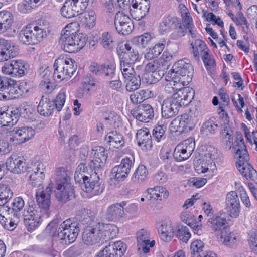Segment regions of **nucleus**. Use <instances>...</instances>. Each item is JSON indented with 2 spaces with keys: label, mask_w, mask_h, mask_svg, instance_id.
<instances>
[{
  "label": "nucleus",
  "mask_w": 257,
  "mask_h": 257,
  "mask_svg": "<svg viewBox=\"0 0 257 257\" xmlns=\"http://www.w3.org/2000/svg\"><path fill=\"white\" fill-rule=\"evenodd\" d=\"M117 32L122 35L130 34L134 29L133 21L115 25Z\"/></svg>",
  "instance_id": "13d9d810"
},
{
  "label": "nucleus",
  "mask_w": 257,
  "mask_h": 257,
  "mask_svg": "<svg viewBox=\"0 0 257 257\" xmlns=\"http://www.w3.org/2000/svg\"><path fill=\"white\" fill-rule=\"evenodd\" d=\"M165 80L167 81V83L165 85L164 90L168 94L179 92L181 88L185 86L178 78L174 77L168 79L166 75Z\"/></svg>",
  "instance_id": "58836bf2"
},
{
  "label": "nucleus",
  "mask_w": 257,
  "mask_h": 257,
  "mask_svg": "<svg viewBox=\"0 0 257 257\" xmlns=\"http://www.w3.org/2000/svg\"><path fill=\"white\" fill-rule=\"evenodd\" d=\"M193 74L192 65L186 59H181L176 62L172 68L166 74L169 79L174 77L178 78L184 85H187L191 81Z\"/></svg>",
  "instance_id": "39448f33"
},
{
  "label": "nucleus",
  "mask_w": 257,
  "mask_h": 257,
  "mask_svg": "<svg viewBox=\"0 0 257 257\" xmlns=\"http://www.w3.org/2000/svg\"><path fill=\"white\" fill-rule=\"evenodd\" d=\"M147 193L150 195V199L162 200L168 198L169 192L166 188L162 186H156L150 188L147 190Z\"/></svg>",
  "instance_id": "79ce46f5"
},
{
  "label": "nucleus",
  "mask_w": 257,
  "mask_h": 257,
  "mask_svg": "<svg viewBox=\"0 0 257 257\" xmlns=\"http://www.w3.org/2000/svg\"><path fill=\"white\" fill-rule=\"evenodd\" d=\"M12 132L15 135V137H16L21 142H25L30 140L33 137L35 134L33 128L28 126H23L19 128L14 127Z\"/></svg>",
  "instance_id": "72a5a7b5"
},
{
  "label": "nucleus",
  "mask_w": 257,
  "mask_h": 257,
  "mask_svg": "<svg viewBox=\"0 0 257 257\" xmlns=\"http://www.w3.org/2000/svg\"><path fill=\"white\" fill-rule=\"evenodd\" d=\"M68 2H70L71 3V6L74 10V12L76 14L77 16L82 13V12L84 11L88 4L86 2H82L81 1L78 0H67Z\"/></svg>",
  "instance_id": "0e129e2a"
},
{
  "label": "nucleus",
  "mask_w": 257,
  "mask_h": 257,
  "mask_svg": "<svg viewBox=\"0 0 257 257\" xmlns=\"http://www.w3.org/2000/svg\"><path fill=\"white\" fill-rule=\"evenodd\" d=\"M220 238L223 244L229 247L236 246L239 242L238 234L235 232H230L228 228L222 231Z\"/></svg>",
  "instance_id": "c756f323"
},
{
  "label": "nucleus",
  "mask_w": 257,
  "mask_h": 257,
  "mask_svg": "<svg viewBox=\"0 0 257 257\" xmlns=\"http://www.w3.org/2000/svg\"><path fill=\"white\" fill-rule=\"evenodd\" d=\"M25 202L23 199L21 197H16L13 200L12 202V208H10L8 206H5L2 207L0 211L4 212H10L12 214H16L20 219V214L19 212L21 211L24 208Z\"/></svg>",
  "instance_id": "a19ab883"
},
{
  "label": "nucleus",
  "mask_w": 257,
  "mask_h": 257,
  "mask_svg": "<svg viewBox=\"0 0 257 257\" xmlns=\"http://www.w3.org/2000/svg\"><path fill=\"white\" fill-rule=\"evenodd\" d=\"M96 18L94 12L85 13L81 18V22L85 28L90 29L95 25Z\"/></svg>",
  "instance_id": "603ef678"
},
{
  "label": "nucleus",
  "mask_w": 257,
  "mask_h": 257,
  "mask_svg": "<svg viewBox=\"0 0 257 257\" xmlns=\"http://www.w3.org/2000/svg\"><path fill=\"white\" fill-rule=\"evenodd\" d=\"M206 223L212 229V230L217 235L221 234L222 231L227 229L226 219L220 215H213L208 219Z\"/></svg>",
  "instance_id": "a878e982"
},
{
  "label": "nucleus",
  "mask_w": 257,
  "mask_h": 257,
  "mask_svg": "<svg viewBox=\"0 0 257 257\" xmlns=\"http://www.w3.org/2000/svg\"><path fill=\"white\" fill-rule=\"evenodd\" d=\"M120 70L125 79L136 75L132 65L125 63V62H120Z\"/></svg>",
  "instance_id": "680f3d73"
},
{
  "label": "nucleus",
  "mask_w": 257,
  "mask_h": 257,
  "mask_svg": "<svg viewBox=\"0 0 257 257\" xmlns=\"http://www.w3.org/2000/svg\"><path fill=\"white\" fill-rule=\"evenodd\" d=\"M91 160L89 166L95 171L101 170L104 166L107 158L105 149L101 146H96L92 149L91 153Z\"/></svg>",
  "instance_id": "2eb2a0df"
},
{
  "label": "nucleus",
  "mask_w": 257,
  "mask_h": 257,
  "mask_svg": "<svg viewBox=\"0 0 257 257\" xmlns=\"http://www.w3.org/2000/svg\"><path fill=\"white\" fill-rule=\"evenodd\" d=\"M105 141L110 148H119L125 144L124 138L122 134L117 131L109 132L105 136Z\"/></svg>",
  "instance_id": "c85d7f7f"
},
{
  "label": "nucleus",
  "mask_w": 257,
  "mask_h": 257,
  "mask_svg": "<svg viewBox=\"0 0 257 257\" xmlns=\"http://www.w3.org/2000/svg\"><path fill=\"white\" fill-rule=\"evenodd\" d=\"M134 162L133 157H126L122 159L120 164L115 166L112 170L114 178L118 181L124 180L128 176Z\"/></svg>",
  "instance_id": "ddd939ff"
},
{
  "label": "nucleus",
  "mask_w": 257,
  "mask_h": 257,
  "mask_svg": "<svg viewBox=\"0 0 257 257\" xmlns=\"http://www.w3.org/2000/svg\"><path fill=\"white\" fill-rule=\"evenodd\" d=\"M13 16L9 11L0 12V33H3L11 28Z\"/></svg>",
  "instance_id": "4c0bfd02"
},
{
  "label": "nucleus",
  "mask_w": 257,
  "mask_h": 257,
  "mask_svg": "<svg viewBox=\"0 0 257 257\" xmlns=\"http://www.w3.org/2000/svg\"><path fill=\"white\" fill-rule=\"evenodd\" d=\"M131 14L135 19L140 20L144 18L149 12L150 3L149 0H133Z\"/></svg>",
  "instance_id": "4be33fe9"
},
{
  "label": "nucleus",
  "mask_w": 257,
  "mask_h": 257,
  "mask_svg": "<svg viewBox=\"0 0 257 257\" xmlns=\"http://www.w3.org/2000/svg\"><path fill=\"white\" fill-rule=\"evenodd\" d=\"M219 121L215 118H211L204 122L201 128L202 134L207 136L215 134L218 132L220 126Z\"/></svg>",
  "instance_id": "f704fd0d"
},
{
  "label": "nucleus",
  "mask_w": 257,
  "mask_h": 257,
  "mask_svg": "<svg viewBox=\"0 0 257 257\" xmlns=\"http://www.w3.org/2000/svg\"><path fill=\"white\" fill-rule=\"evenodd\" d=\"M87 38L85 34L72 33L66 31L62 34L59 40L61 47L65 52L74 53L83 48L86 44Z\"/></svg>",
  "instance_id": "7ed1b4c3"
},
{
  "label": "nucleus",
  "mask_w": 257,
  "mask_h": 257,
  "mask_svg": "<svg viewBox=\"0 0 257 257\" xmlns=\"http://www.w3.org/2000/svg\"><path fill=\"white\" fill-rule=\"evenodd\" d=\"M115 64L110 61L100 64L92 62L89 66L90 71L99 78L109 80L115 76Z\"/></svg>",
  "instance_id": "1a4fd4ad"
},
{
  "label": "nucleus",
  "mask_w": 257,
  "mask_h": 257,
  "mask_svg": "<svg viewBox=\"0 0 257 257\" xmlns=\"http://www.w3.org/2000/svg\"><path fill=\"white\" fill-rule=\"evenodd\" d=\"M249 160L240 159L236 163L238 170L242 176L247 179H250L252 181H257V171L248 163Z\"/></svg>",
  "instance_id": "b1692460"
},
{
  "label": "nucleus",
  "mask_w": 257,
  "mask_h": 257,
  "mask_svg": "<svg viewBox=\"0 0 257 257\" xmlns=\"http://www.w3.org/2000/svg\"><path fill=\"white\" fill-rule=\"evenodd\" d=\"M234 153L238 160H249V156L242 135H238L233 146Z\"/></svg>",
  "instance_id": "cd10ccee"
},
{
  "label": "nucleus",
  "mask_w": 257,
  "mask_h": 257,
  "mask_svg": "<svg viewBox=\"0 0 257 257\" xmlns=\"http://www.w3.org/2000/svg\"><path fill=\"white\" fill-rule=\"evenodd\" d=\"M54 109V102L49 98L42 96L37 107L38 112L41 115L49 116Z\"/></svg>",
  "instance_id": "7c9ffc66"
},
{
  "label": "nucleus",
  "mask_w": 257,
  "mask_h": 257,
  "mask_svg": "<svg viewBox=\"0 0 257 257\" xmlns=\"http://www.w3.org/2000/svg\"><path fill=\"white\" fill-rule=\"evenodd\" d=\"M44 165L42 163H38L36 167L33 170V173L30 176V179L33 186H40L44 178Z\"/></svg>",
  "instance_id": "ea45409f"
},
{
  "label": "nucleus",
  "mask_w": 257,
  "mask_h": 257,
  "mask_svg": "<svg viewBox=\"0 0 257 257\" xmlns=\"http://www.w3.org/2000/svg\"><path fill=\"white\" fill-rule=\"evenodd\" d=\"M74 179L76 182L82 184L83 190L90 193L91 196L99 195L104 190L103 185L96 172L92 171L91 173L75 172Z\"/></svg>",
  "instance_id": "f03ea898"
},
{
  "label": "nucleus",
  "mask_w": 257,
  "mask_h": 257,
  "mask_svg": "<svg viewBox=\"0 0 257 257\" xmlns=\"http://www.w3.org/2000/svg\"><path fill=\"white\" fill-rule=\"evenodd\" d=\"M9 219V224H7L8 222V218H5L3 215L0 214V223L6 229L9 230H13L19 222V217L16 214H12L10 212H8Z\"/></svg>",
  "instance_id": "c03bdc74"
},
{
  "label": "nucleus",
  "mask_w": 257,
  "mask_h": 257,
  "mask_svg": "<svg viewBox=\"0 0 257 257\" xmlns=\"http://www.w3.org/2000/svg\"><path fill=\"white\" fill-rule=\"evenodd\" d=\"M180 24V20L176 17L165 15L159 24V31L163 34L175 30Z\"/></svg>",
  "instance_id": "393cba45"
},
{
  "label": "nucleus",
  "mask_w": 257,
  "mask_h": 257,
  "mask_svg": "<svg viewBox=\"0 0 257 257\" xmlns=\"http://www.w3.org/2000/svg\"><path fill=\"white\" fill-rule=\"evenodd\" d=\"M136 140L138 145L144 150H150L152 147L151 135L147 128L138 130Z\"/></svg>",
  "instance_id": "bb28decb"
},
{
  "label": "nucleus",
  "mask_w": 257,
  "mask_h": 257,
  "mask_svg": "<svg viewBox=\"0 0 257 257\" xmlns=\"http://www.w3.org/2000/svg\"><path fill=\"white\" fill-rule=\"evenodd\" d=\"M138 251L141 254L149 252L150 248L155 245V241H150L149 234L144 229L139 231L137 234Z\"/></svg>",
  "instance_id": "5701e85b"
},
{
  "label": "nucleus",
  "mask_w": 257,
  "mask_h": 257,
  "mask_svg": "<svg viewBox=\"0 0 257 257\" xmlns=\"http://www.w3.org/2000/svg\"><path fill=\"white\" fill-rule=\"evenodd\" d=\"M174 94L177 95V99L180 102L181 106L187 105L190 103L193 99L194 91L189 87H183L179 92H176Z\"/></svg>",
  "instance_id": "e433bc0d"
},
{
  "label": "nucleus",
  "mask_w": 257,
  "mask_h": 257,
  "mask_svg": "<svg viewBox=\"0 0 257 257\" xmlns=\"http://www.w3.org/2000/svg\"><path fill=\"white\" fill-rule=\"evenodd\" d=\"M153 96L154 93L149 89H141L132 94L130 95V100L134 104L141 103Z\"/></svg>",
  "instance_id": "37998d69"
},
{
  "label": "nucleus",
  "mask_w": 257,
  "mask_h": 257,
  "mask_svg": "<svg viewBox=\"0 0 257 257\" xmlns=\"http://www.w3.org/2000/svg\"><path fill=\"white\" fill-rule=\"evenodd\" d=\"M55 188V197L59 201L66 202L73 195V189L70 183V178L65 171L56 172Z\"/></svg>",
  "instance_id": "20e7f679"
},
{
  "label": "nucleus",
  "mask_w": 257,
  "mask_h": 257,
  "mask_svg": "<svg viewBox=\"0 0 257 257\" xmlns=\"http://www.w3.org/2000/svg\"><path fill=\"white\" fill-rule=\"evenodd\" d=\"M100 223L93 226H88L85 229L82 234L83 242L88 245L102 243Z\"/></svg>",
  "instance_id": "f3484780"
},
{
  "label": "nucleus",
  "mask_w": 257,
  "mask_h": 257,
  "mask_svg": "<svg viewBox=\"0 0 257 257\" xmlns=\"http://www.w3.org/2000/svg\"><path fill=\"white\" fill-rule=\"evenodd\" d=\"M96 81L90 75H85L82 81V86L84 90L89 91L91 88L95 86Z\"/></svg>",
  "instance_id": "774afa93"
},
{
  "label": "nucleus",
  "mask_w": 257,
  "mask_h": 257,
  "mask_svg": "<svg viewBox=\"0 0 257 257\" xmlns=\"http://www.w3.org/2000/svg\"><path fill=\"white\" fill-rule=\"evenodd\" d=\"M18 47L10 41L0 39V62L15 57L18 54Z\"/></svg>",
  "instance_id": "a211bd4d"
},
{
  "label": "nucleus",
  "mask_w": 257,
  "mask_h": 257,
  "mask_svg": "<svg viewBox=\"0 0 257 257\" xmlns=\"http://www.w3.org/2000/svg\"><path fill=\"white\" fill-rule=\"evenodd\" d=\"M125 215L124 209L118 205V203L111 205L107 210L106 217L111 221L119 220L124 217Z\"/></svg>",
  "instance_id": "c9c22d12"
},
{
  "label": "nucleus",
  "mask_w": 257,
  "mask_h": 257,
  "mask_svg": "<svg viewBox=\"0 0 257 257\" xmlns=\"http://www.w3.org/2000/svg\"><path fill=\"white\" fill-rule=\"evenodd\" d=\"M61 14L63 17L66 18H71L77 16L74 12V10L71 6V3L68 2L67 0L61 8Z\"/></svg>",
  "instance_id": "bf43d9fd"
},
{
  "label": "nucleus",
  "mask_w": 257,
  "mask_h": 257,
  "mask_svg": "<svg viewBox=\"0 0 257 257\" xmlns=\"http://www.w3.org/2000/svg\"><path fill=\"white\" fill-rule=\"evenodd\" d=\"M166 127L164 125H158L155 127L153 130V136L157 142H160L165 139V133Z\"/></svg>",
  "instance_id": "69168bd1"
},
{
  "label": "nucleus",
  "mask_w": 257,
  "mask_h": 257,
  "mask_svg": "<svg viewBox=\"0 0 257 257\" xmlns=\"http://www.w3.org/2000/svg\"><path fill=\"white\" fill-rule=\"evenodd\" d=\"M176 236L183 242H187L191 237V234L187 227L182 226L177 230Z\"/></svg>",
  "instance_id": "338daca9"
},
{
  "label": "nucleus",
  "mask_w": 257,
  "mask_h": 257,
  "mask_svg": "<svg viewBox=\"0 0 257 257\" xmlns=\"http://www.w3.org/2000/svg\"><path fill=\"white\" fill-rule=\"evenodd\" d=\"M54 67V80L58 79L61 81L70 79L76 71L77 66L72 59L58 58L55 60Z\"/></svg>",
  "instance_id": "6e6552de"
},
{
  "label": "nucleus",
  "mask_w": 257,
  "mask_h": 257,
  "mask_svg": "<svg viewBox=\"0 0 257 257\" xmlns=\"http://www.w3.org/2000/svg\"><path fill=\"white\" fill-rule=\"evenodd\" d=\"M177 95L173 94L171 97L164 100L161 107L163 117L169 118L178 114L179 109L181 107V104L177 99Z\"/></svg>",
  "instance_id": "4468645a"
},
{
  "label": "nucleus",
  "mask_w": 257,
  "mask_h": 257,
  "mask_svg": "<svg viewBox=\"0 0 257 257\" xmlns=\"http://www.w3.org/2000/svg\"><path fill=\"white\" fill-rule=\"evenodd\" d=\"M7 169L15 174H20L27 171L28 168L23 158L16 155H11L6 162Z\"/></svg>",
  "instance_id": "aec40b11"
},
{
  "label": "nucleus",
  "mask_w": 257,
  "mask_h": 257,
  "mask_svg": "<svg viewBox=\"0 0 257 257\" xmlns=\"http://www.w3.org/2000/svg\"><path fill=\"white\" fill-rule=\"evenodd\" d=\"M148 175V172L146 167L140 164L134 173L132 180L135 183H141L147 179Z\"/></svg>",
  "instance_id": "de8ad7c7"
},
{
  "label": "nucleus",
  "mask_w": 257,
  "mask_h": 257,
  "mask_svg": "<svg viewBox=\"0 0 257 257\" xmlns=\"http://www.w3.org/2000/svg\"><path fill=\"white\" fill-rule=\"evenodd\" d=\"M139 59V54L137 50H132V52L126 53L125 57L120 58V62H125V63L132 65Z\"/></svg>",
  "instance_id": "e2e57ef3"
},
{
  "label": "nucleus",
  "mask_w": 257,
  "mask_h": 257,
  "mask_svg": "<svg viewBox=\"0 0 257 257\" xmlns=\"http://www.w3.org/2000/svg\"><path fill=\"white\" fill-rule=\"evenodd\" d=\"M195 144L193 138H189L178 144L174 151V157L176 161L187 160L192 154Z\"/></svg>",
  "instance_id": "9d476101"
},
{
  "label": "nucleus",
  "mask_w": 257,
  "mask_h": 257,
  "mask_svg": "<svg viewBox=\"0 0 257 257\" xmlns=\"http://www.w3.org/2000/svg\"><path fill=\"white\" fill-rule=\"evenodd\" d=\"M99 41L103 48L110 49L113 47L114 38L111 33L105 32L99 37Z\"/></svg>",
  "instance_id": "864d4df0"
},
{
  "label": "nucleus",
  "mask_w": 257,
  "mask_h": 257,
  "mask_svg": "<svg viewBox=\"0 0 257 257\" xmlns=\"http://www.w3.org/2000/svg\"><path fill=\"white\" fill-rule=\"evenodd\" d=\"M249 246L251 250L257 254V229L249 231L248 234Z\"/></svg>",
  "instance_id": "052dcab7"
},
{
  "label": "nucleus",
  "mask_w": 257,
  "mask_h": 257,
  "mask_svg": "<svg viewBox=\"0 0 257 257\" xmlns=\"http://www.w3.org/2000/svg\"><path fill=\"white\" fill-rule=\"evenodd\" d=\"M126 245L121 241L106 246L96 257H121L126 251Z\"/></svg>",
  "instance_id": "dca6fc26"
},
{
  "label": "nucleus",
  "mask_w": 257,
  "mask_h": 257,
  "mask_svg": "<svg viewBox=\"0 0 257 257\" xmlns=\"http://www.w3.org/2000/svg\"><path fill=\"white\" fill-rule=\"evenodd\" d=\"M93 213L88 209H83L77 215V219L83 225H91L94 219Z\"/></svg>",
  "instance_id": "3c124183"
},
{
  "label": "nucleus",
  "mask_w": 257,
  "mask_h": 257,
  "mask_svg": "<svg viewBox=\"0 0 257 257\" xmlns=\"http://www.w3.org/2000/svg\"><path fill=\"white\" fill-rule=\"evenodd\" d=\"M4 84V88H6L8 95L10 96V99H12L13 95L15 94H18V90L17 89L16 82L11 79H9L7 77H4L1 80L0 84Z\"/></svg>",
  "instance_id": "8fccbe9b"
},
{
  "label": "nucleus",
  "mask_w": 257,
  "mask_h": 257,
  "mask_svg": "<svg viewBox=\"0 0 257 257\" xmlns=\"http://www.w3.org/2000/svg\"><path fill=\"white\" fill-rule=\"evenodd\" d=\"M166 44V40L163 39L160 41L156 44L152 48L147 50L145 54V58L148 60H151L157 57L163 51Z\"/></svg>",
  "instance_id": "a18cd8bd"
},
{
  "label": "nucleus",
  "mask_w": 257,
  "mask_h": 257,
  "mask_svg": "<svg viewBox=\"0 0 257 257\" xmlns=\"http://www.w3.org/2000/svg\"><path fill=\"white\" fill-rule=\"evenodd\" d=\"M226 206L227 211L232 218L239 216L240 205L239 197L235 191L229 192L226 196Z\"/></svg>",
  "instance_id": "6ab92c4d"
},
{
  "label": "nucleus",
  "mask_w": 257,
  "mask_h": 257,
  "mask_svg": "<svg viewBox=\"0 0 257 257\" xmlns=\"http://www.w3.org/2000/svg\"><path fill=\"white\" fill-rule=\"evenodd\" d=\"M192 52L194 57L199 59V55H203L205 52H209L207 45L205 42L200 39H196L191 44Z\"/></svg>",
  "instance_id": "49530a36"
},
{
  "label": "nucleus",
  "mask_w": 257,
  "mask_h": 257,
  "mask_svg": "<svg viewBox=\"0 0 257 257\" xmlns=\"http://www.w3.org/2000/svg\"><path fill=\"white\" fill-rule=\"evenodd\" d=\"M46 36L44 25L39 24L33 27H26L19 33V39L25 45H34L42 41Z\"/></svg>",
  "instance_id": "0eeeda50"
},
{
  "label": "nucleus",
  "mask_w": 257,
  "mask_h": 257,
  "mask_svg": "<svg viewBox=\"0 0 257 257\" xmlns=\"http://www.w3.org/2000/svg\"><path fill=\"white\" fill-rule=\"evenodd\" d=\"M53 188L52 185L50 184L45 189H38L35 196L38 206L34 202H31L24 210V222L28 231L33 230L39 226L43 212L46 213L49 210Z\"/></svg>",
  "instance_id": "f257e3e1"
},
{
  "label": "nucleus",
  "mask_w": 257,
  "mask_h": 257,
  "mask_svg": "<svg viewBox=\"0 0 257 257\" xmlns=\"http://www.w3.org/2000/svg\"><path fill=\"white\" fill-rule=\"evenodd\" d=\"M125 88L127 91L132 92L138 89L141 85L140 76L135 75L125 79Z\"/></svg>",
  "instance_id": "5fc2aeb1"
},
{
  "label": "nucleus",
  "mask_w": 257,
  "mask_h": 257,
  "mask_svg": "<svg viewBox=\"0 0 257 257\" xmlns=\"http://www.w3.org/2000/svg\"><path fill=\"white\" fill-rule=\"evenodd\" d=\"M132 114L137 120L148 122L154 117V112L150 104H143L139 105L136 110L132 111Z\"/></svg>",
  "instance_id": "412c9836"
},
{
  "label": "nucleus",
  "mask_w": 257,
  "mask_h": 257,
  "mask_svg": "<svg viewBox=\"0 0 257 257\" xmlns=\"http://www.w3.org/2000/svg\"><path fill=\"white\" fill-rule=\"evenodd\" d=\"M40 4L37 0H24L18 5V10L22 13H26L32 8Z\"/></svg>",
  "instance_id": "4d7b16f0"
},
{
  "label": "nucleus",
  "mask_w": 257,
  "mask_h": 257,
  "mask_svg": "<svg viewBox=\"0 0 257 257\" xmlns=\"http://www.w3.org/2000/svg\"><path fill=\"white\" fill-rule=\"evenodd\" d=\"M152 37L149 33H145L133 38V42L139 47L144 48L151 41Z\"/></svg>",
  "instance_id": "6e6d98bb"
},
{
  "label": "nucleus",
  "mask_w": 257,
  "mask_h": 257,
  "mask_svg": "<svg viewBox=\"0 0 257 257\" xmlns=\"http://www.w3.org/2000/svg\"><path fill=\"white\" fill-rule=\"evenodd\" d=\"M28 64L21 60H12L5 63L2 68V72L12 77H21L25 74Z\"/></svg>",
  "instance_id": "9b49d317"
},
{
  "label": "nucleus",
  "mask_w": 257,
  "mask_h": 257,
  "mask_svg": "<svg viewBox=\"0 0 257 257\" xmlns=\"http://www.w3.org/2000/svg\"><path fill=\"white\" fill-rule=\"evenodd\" d=\"M170 127L172 132L180 134L191 131L194 127V124L192 121L191 116L185 113L175 118L171 122Z\"/></svg>",
  "instance_id": "f8f14e48"
},
{
  "label": "nucleus",
  "mask_w": 257,
  "mask_h": 257,
  "mask_svg": "<svg viewBox=\"0 0 257 257\" xmlns=\"http://www.w3.org/2000/svg\"><path fill=\"white\" fill-rule=\"evenodd\" d=\"M160 237L162 240L168 242L173 236V227L170 221L163 222L158 227Z\"/></svg>",
  "instance_id": "473e14b6"
},
{
  "label": "nucleus",
  "mask_w": 257,
  "mask_h": 257,
  "mask_svg": "<svg viewBox=\"0 0 257 257\" xmlns=\"http://www.w3.org/2000/svg\"><path fill=\"white\" fill-rule=\"evenodd\" d=\"M100 229L102 243L113 238L118 232L117 227L112 224L100 223Z\"/></svg>",
  "instance_id": "2f4dec72"
},
{
  "label": "nucleus",
  "mask_w": 257,
  "mask_h": 257,
  "mask_svg": "<svg viewBox=\"0 0 257 257\" xmlns=\"http://www.w3.org/2000/svg\"><path fill=\"white\" fill-rule=\"evenodd\" d=\"M80 223L72 222L70 219L63 221L58 229V238L63 245L73 242L80 232Z\"/></svg>",
  "instance_id": "423d86ee"
},
{
  "label": "nucleus",
  "mask_w": 257,
  "mask_h": 257,
  "mask_svg": "<svg viewBox=\"0 0 257 257\" xmlns=\"http://www.w3.org/2000/svg\"><path fill=\"white\" fill-rule=\"evenodd\" d=\"M13 192L7 184H0V206L4 205L12 197Z\"/></svg>",
  "instance_id": "09e8293b"
}]
</instances>
